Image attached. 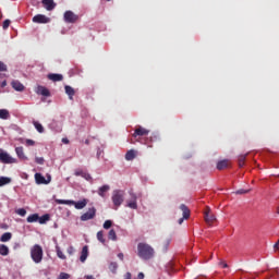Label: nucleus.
Here are the masks:
<instances>
[{
  "label": "nucleus",
  "mask_w": 279,
  "mask_h": 279,
  "mask_svg": "<svg viewBox=\"0 0 279 279\" xmlns=\"http://www.w3.org/2000/svg\"><path fill=\"white\" fill-rule=\"evenodd\" d=\"M137 256L142 260H150L155 256V250L149 244L141 242L137 244Z\"/></svg>",
  "instance_id": "f257e3e1"
},
{
  "label": "nucleus",
  "mask_w": 279,
  "mask_h": 279,
  "mask_svg": "<svg viewBox=\"0 0 279 279\" xmlns=\"http://www.w3.org/2000/svg\"><path fill=\"white\" fill-rule=\"evenodd\" d=\"M43 246L39 244H35L31 248V258L35 264H40L43 263Z\"/></svg>",
  "instance_id": "f03ea898"
},
{
  "label": "nucleus",
  "mask_w": 279,
  "mask_h": 279,
  "mask_svg": "<svg viewBox=\"0 0 279 279\" xmlns=\"http://www.w3.org/2000/svg\"><path fill=\"white\" fill-rule=\"evenodd\" d=\"M111 201L113 203L114 206V210H118V208L122 205V203L124 202V192L121 190H116L112 193V197Z\"/></svg>",
  "instance_id": "7ed1b4c3"
},
{
  "label": "nucleus",
  "mask_w": 279,
  "mask_h": 279,
  "mask_svg": "<svg viewBox=\"0 0 279 279\" xmlns=\"http://www.w3.org/2000/svg\"><path fill=\"white\" fill-rule=\"evenodd\" d=\"M130 198L126 201V207L136 210L137 209V196L136 194L131 190L129 192Z\"/></svg>",
  "instance_id": "20e7f679"
},
{
  "label": "nucleus",
  "mask_w": 279,
  "mask_h": 279,
  "mask_svg": "<svg viewBox=\"0 0 279 279\" xmlns=\"http://www.w3.org/2000/svg\"><path fill=\"white\" fill-rule=\"evenodd\" d=\"M97 215V209L95 207L89 208L85 214L81 216V221L86 222L95 219Z\"/></svg>",
  "instance_id": "39448f33"
},
{
  "label": "nucleus",
  "mask_w": 279,
  "mask_h": 279,
  "mask_svg": "<svg viewBox=\"0 0 279 279\" xmlns=\"http://www.w3.org/2000/svg\"><path fill=\"white\" fill-rule=\"evenodd\" d=\"M0 161H2L3 165H14L15 162H17L15 158H13L5 151H0Z\"/></svg>",
  "instance_id": "423d86ee"
},
{
  "label": "nucleus",
  "mask_w": 279,
  "mask_h": 279,
  "mask_svg": "<svg viewBox=\"0 0 279 279\" xmlns=\"http://www.w3.org/2000/svg\"><path fill=\"white\" fill-rule=\"evenodd\" d=\"M63 17L66 23H75L77 20H80V16L72 11H66Z\"/></svg>",
  "instance_id": "0eeeda50"
},
{
  "label": "nucleus",
  "mask_w": 279,
  "mask_h": 279,
  "mask_svg": "<svg viewBox=\"0 0 279 279\" xmlns=\"http://www.w3.org/2000/svg\"><path fill=\"white\" fill-rule=\"evenodd\" d=\"M180 210L183 213V218H180L179 221H178L179 225L181 226L184 220H187L190 218L191 211L187 208V206L184 205V204L180 205Z\"/></svg>",
  "instance_id": "6e6552de"
},
{
  "label": "nucleus",
  "mask_w": 279,
  "mask_h": 279,
  "mask_svg": "<svg viewBox=\"0 0 279 279\" xmlns=\"http://www.w3.org/2000/svg\"><path fill=\"white\" fill-rule=\"evenodd\" d=\"M148 134H149V130L143 126H136L132 136L133 138H137V136H147Z\"/></svg>",
  "instance_id": "1a4fd4ad"
},
{
  "label": "nucleus",
  "mask_w": 279,
  "mask_h": 279,
  "mask_svg": "<svg viewBox=\"0 0 279 279\" xmlns=\"http://www.w3.org/2000/svg\"><path fill=\"white\" fill-rule=\"evenodd\" d=\"M51 20L43 14H37L33 17V22L37 24H46L49 23Z\"/></svg>",
  "instance_id": "9d476101"
},
{
  "label": "nucleus",
  "mask_w": 279,
  "mask_h": 279,
  "mask_svg": "<svg viewBox=\"0 0 279 279\" xmlns=\"http://www.w3.org/2000/svg\"><path fill=\"white\" fill-rule=\"evenodd\" d=\"M35 182L37 184H49L51 182V177H48V179H45L43 174L40 173H35Z\"/></svg>",
  "instance_id": "9b49d317"
},
{
  "label": "nucleus",
  "mask_w": 279,
  "mask_h": 279,
  "mask_svg": "<svg viewBox=\"0 0 279 279\" xmlns=\"http://www.w3.org/2000/svg\"><path fill=\"white\" fill-rule=\"evenodd\" d=\"M12 88H14L16 92H24L25 90V85L22 84L20 81L14 80L11 82Z\"/></svg>",
  "instance_id": "f8f14e48"
},
{
  "label": "nucleus",
  "mask_w": 279,
  "mask_h": 279,
  "mask_svg": "<svg viewBox=\"0 0 279 279\" xmlns=\"http://www.w3.org/2000/svg\"><path fill=\"white\" fill-rule=\"evenodd\" d=\"M35 92H36L37 94H39V95L45 96V97L51 96V93H50L49 89H47V87H45V86L38 85Z\"/></svg>",
  "instance_id": "ddd939ff"
},
{
  "label": "nucleus",
  "mask_w": 279,
  "mask_h": 279,
  "mask_svg": "<svg viewBox=\"0 0 279 279\" xmlns=\"http://www.w3.org/2000/svg\"><path fill=\"white\" fill-rule=\"evenodd\" d=\"M86 259H88V245L83 246L81 256H80V262L82 264L86 263Z\"/></svg>",
  "instance_id": "4468645a"
},
{
  "label": "nucleus",
  "mask_w": 279,
  "mask_h": 279,
  "mask_svg": "<svg viewBox=\"0 0 279 279\" xmlns=\"http://www.w3.org/2000/svg\"><path fill=\"white\" fill-rule=\"evenodd\" d=\"M15 153L17 158H20V160H27V156L25 155L24 147L22 146L16 147Z\"/></svg>",
  "instance_id": "2eb2a0df"
},
{
  "label": "nucleus",
  "mask_w": 279,
  "mask_h": 279,
  "mask_svg": "<svg viewBox=\"0 0 279 279\" xmlns=\"http://www.w3.org/2000/svg\"><path fill=\"white\" fill-rule=\"evenodd\" d=\"M87 205H88V201L86 198L80 202H74V207L76 210H82L86 208Z\"/></svg>",
  "instance_id": "dca6fc26"
},
{
  "label": "nucleus",
  "mask_w": 279,
  "mask_h": 279,
  "mask_svg": "<svg viewBox=\"0 0 279 279\" xmlns=\"http://www.w3.org/2000/svg\"><path fill=\"white\" fill-rule=\"evenodd\" d=\"M41 3L46 8V10L51 11L56 9V3L53 0H43Z\"/></svg>",
  "instance_id": "f3484780"
},
{
  "label": "nucleus",
  "mask_w": 279,
  "mask_h": 279,
  "mask_svg": "<svg viewBox=\"0 0 279 279\" xmlns=\"http://www.w3.org/2000/svg\"><path fill=\"white\" fill-rule=\"evenodd\" d=\"M110 191V185H102L99 187L98 190V195L102 198L106 197V193H108Z\"/></svg>",
  "instance_id": "a211bd4d"
},
{
  "label": "nucleus",
  "mask_w": 279,
  "mask_h": 279,
  "mask_svg": "<svg viewBox=\"0 0 279 279\" xmlns=\"http://www.w3.org/2000/svg\"><path fill=\"white\" fill-rule=\"evenodd\" d=\"M12 238H13V234L11 232H5L1 235L0 242L8 243L12 240Z\"/></svg>",
  "instance_id": "6ab92c4d"
},
{
  "label": "nucleus",
  "mask_w": 279,
  "mask_h": 279,
  "mask_svg": "<svg viewBox=\"0 0 279 279\" xmlns=\"http://www.w3.org/2000/svg\"><path fill=\"white\" fill-rule=\"evenodd\" d=\"M48 78L53 81V82H60L64 78V76L62 74H48Z\"/></svg>",
  "instance_id": "aec40b11"
},
{
  "label": "nucleus",
  "mask_w": 279,
  "mask_h": 279,
  "mask_svg": "<svg viewBox=\"0 0 279 279\" xmlns=\"http://www.w3.org/2000/svg\"><path fill=\"white\" fill-rule=\"evenodd\" d=\"M66 95L69 96V99H73V97L75 96V89H73V87L65 85L64 87Z\"/></svg>",
  "instance_id": "412c9836"
},
{
  "label": "nucleus",
  "mask_w": 279,
  "mask_h": 279,
  "mask_svg": "<svg viewBox=\"0 0 279 279\" xmlns=\"http://www.w3.org/2000/svg\"><path fill=\"white\" fill-rule=\"evenodd\" d=\"M205 221L207 225H213L216 221V217L213 214L206 213L205 214Z\"/></svg>",
  "instance_id": "4be33fe9"
},
{
  "label": "nucleus",
  "mask_w": 279,
  "mask_h": 279,
  "mask_svg": "<svg viewBox=\"0 0 279 279\" xmlns=\"http://www.w3.org/2000/svg\"><path fill=\"white\" fill-rule=\"evenodd\" d=\"M9 254H10V248H9V246L5 245V244H1V245H0V255H1V256H9Z\"/></svg>",
  "instance_id": "5701e85b"
},
{
  "label": "nucleus",
  "mask_w": 279,
  "mask_h": 279,
  "mask_svg": "<svg viewBox=\"0 0 279 279\" xmlns=\"http://www.w3.org/2000/svg\"><path fill=\"white\" fill-rule=\"evenodd\" d=\"M38 220H39L38 214L29 215V216L27 217V219H26V221H27L28 223H35V222H38Z\"/></svg>",
  "instance_id": "b1692460"
},
{
  "label": "nucleus",
  "mask_w": 279,
  "mask_h": 279,
  "mask_svg": "<svg viewBox=\"0 0 279 279\" xmlns=\"http://www.w3.org/2000/svg\"><path fill=\"white\" fill-rule=\"evenodd\" d=\"M11 117L8 109H0V119L8 120Z\"/></svg>",
  "instance_id": "393cba45"
},
{
  "label": "nucleus",
  "mask_w": 279,
  "mask_h": 279,
  "mask_svg": "<svg viewBox=\"0 0 279 279\" xmlns=\"http://www.w3.org/2000/svg\"><path fill=\"white\" fill-rule=\"evenodd\" d=\"M12 179L9 177H1L0 178V187L5 186V184H11Z\"/></svg>",
  "instance_id": "a878e982"
},
{
  "label": "nucleus",
  "mask_w": 279,
  "mask_h": 279,
  "mask_svg": "<svg viewBox=\"0 0 279 279\" xmlns=\"http://www.w3.org/2000/svg\"><path fill=\"white\" fill-rule=\"evenodd\" d=\"M227 167H228V160H226V159L218 161V163H217V169L219 171H222V169H227Z\"/></svg>",
  "instance_id": "bb28decb"
},
{
  "label": "nucleus",
  "mask_w": 279,
  "mask_h": 279,
  "mask_svg": "<svg viewBox=\"0 0 279 279\" xmlns=\"http://www.w3.org/2000/svg\"><path fill=\"white\" fill-rule=\"evenodd\" d=\"M136 158L135 150L131 149L125 154V160H134Z\"/></svg>",
  "instance_id": "cd10ccee"
},
{
  "label": "nucleus",
  "mask_w": 279,
  "mask_h": 279,
  "mask_svg": "<svg viewBox=\"0 0 279 279\" xmlns=\"http://www.w3.org/2000/svg\"><path fill=\"white\" fill-rule=\"evenodd\" d=\"M33 125H34L35 130H37V132H39V134H43V132H45V128L39 122L35 121V122H33Z\"/></svg>",
  "instance_id": "c85d7f7f"
},
{
  "label": "nucleus",
  "mask_w": 279,
  "mask_h": 279,
  "mask_svg": "<svg viewBox=\"0 0 279 279\" xmlns=\"http://www.w3.org/2000/svg\"><path fill=\"white\" fill-rule=\"evenodd\" d=\"M49 219H50L49 215L46 214V215L39 217L38 222H39V225H45V223H47V221H49Z\"/></svg>",
  "instance_id": "c756f323"
},
{
  "label": "nucleus",
  "mask_w": 279,
  "mask_h": 279,
  "mask_svg": "<svg viewBox=\"0 0 279 279\" xmlns=\"http://www.w3.org/2000/svg\"><path fill=\"white\" fill-rule=\"evenodd\" d=\"M170 242H171V239H169V238L163 240V242L161 243V247H162L163 252H167V250H168V247L170 245Z\"/></svg>",
  "instance_id": "7c9ffc66"
},
{
  "label": "nucleus",
  "mask_w": 279,
  "mask_h": 279,
  "mask_svg": "<svg viewBox=\"0 0 279 279\" xmlns=\"http://www.w3.org/2000/svg\"><path fill=\"white\" fill-rule=\"evenodd\" d=\"M97 240H98L101 244H106V238H104V231H98V232H97Z\"/></svg>",
  "instance_id": "2f4dec72"
},
{
  "label": "nucleus",
  "mask_w": 279,
  "mask_h": 279,
  "mask_svg": "<svg viewBox=\"0 0 279 279\" xmlns=\"http://www.w3.org/2000/svg\"><path fill=\"white\" fill-rule=\"evenodd\" d=\"M108 239L116 242L117 241V234L116 231L113 229H111L108 233Z\"/></svg>",
  "instance_id": "473e14b6"
},
{
  "label": "nucleus",
  "mask_w": 279,
  "mask_h": 279,
  "mask_svg": "<svg viewBox=\"0 0 279 279\" xmlns=\"http://www.w3.org/2000/svg\"><path fill=\"white\" fill-rule=\"evenodd\" d=\"M246 156H247V154H246V155H240V156H239V167H244Z\"/></svg>",
  "instance_id": "72a5a7b5"
},
{
  "label": "nucleus",
  "mask_w": 279,
  "mask_h": 279,
  "mask_svg": "<svg viewBox=\"0 0 279 279\" xmlns=\"http://www.w3.org/2000/svg\"><path fill=\"white\" fill-rule=\"evenodd\" d=\"M57 256L62 260H66V255H64V253L61 252L60 247H57Z\"/></svg>",
  "instance_id": "f704fd0d"
},
{
  "label": "nucleus",
  "mask_w": 279,
  "mask_h": 279,
  "mask_svg": "<svg viewBox=\"0 0 279 279\" xmlns=\"http://www.w3.org/2000/svg\"><path fill=\"white\" fill-rule=\"evenodd\" d=\"M117 268H118V264H117L116 262L110 263V265H109V270H110L112 274H116Z\"/></svg>",
  "instance_id": "c9c22d12"
},
{
  "label": "nucleus",
  "mask_w": 279,
  "mask_h": 279,
  "mask_svg": "<svg viewBox=\"0 0 279 279\" xmlns=\"http://www.w3.org/2000/svg\"><path fill=\"white\" fill-rule=\"evenodd\" d=\"M16 214L20 216V217H26L27 215V210L25 208H20L16 210Z\"/></svg>",
  "instance_id": "e433bc0d"
},
{
  "label": "nucleus",
  "mask_w": 279,
  "mask_h": 279,
  "mask_svg": "<svg viewBox=\"0 0 279 279\" xmlns=\"http://www.w3.org/2000/svg\"><path fill=\"white\" fill-rule=\"evenodd\" d=\"M110 228H112V220H106L104 223V229L110 230Z\"/></svg>",
  "instance_id": "4c0bfd02"
},
{
  "label": "nucleus",
  "mask_w": 279,
  "mask_h": 279,
  "mask_svg": "<svg viewBox=\"0 0 279 279\" xmlns=\"http://www.w3.org/2000/svg\"><path fill=\"white\" fill-rule=\"evenodd\" d=\"M5 71H8V65L4 62L0 61V72H5Z\"/></svg>",
  "instance_id": "58836bf2"
},
{
  "label": "nucleus",
  "mask_w": 279,
  "mask_h": 279,
  "mask_svg": "<svg viewBox=\"0 0 279 279\" xmlns=\"http://www.w3.org/2000/svg\"><path fill=\"white\" fill-rule=\"evenodd\" d=\"M250 193V190H243V189H241V190H238L236 191V195H245V194H248Z\"/></svg>",
  "instance_id": "ea45409f"
},
{
  "label": "nucleus",
  "mask_w": 279,
  "mask_h": 279,
  "mask_svg": "<svg viewBox=\"0 0 279 279\" xmlns=\"http://www.w3.org/2000/svg\"><path fill=\"white\" fill-rule=\"evenodd\" d=\"M25 143L27 147H34V145H36V142H34V140H26Z\"/></svg>",
  "instance_id": "a19ab883"
},
{
  "label": "nucleus",
  "mask_w": 279,
  "mask_h": 279,
  "mask_svg": "<svg viewBox=\"0 0 279 279\" xmlns=\"http://www.w3.org/2000/svg\"><path fill=\"white\" fill-rule=\"evenodd\" d=\"M35 161L37 162V165H45V158L43 157H36Z\"/></svg>",
  "instance_id": "79ce46f5"
},
{
  "label": "nucleus",
  "mask_w": 279,
  "mask_h": 279,
  "mask_svg": "<svg viewBox=\"0 0 279 279\" xmlns=\"http://www.w3.org/2000/svg\"><path fill=\"white\" fill-rule=\"evenodd\" d=\"M10 25H11V21H10V20H5V21L3 22V24H2V27H3L4 29H7V28L10 27Z\"/></svg>",
  "instance_id": "37998d69"
},
{
  "label": "nucleus",
  "mask_w": 279,
  "mask_h": 279,
  "mask_svg": "<svg viewBox=\"0 0 279 279\" xmlns=\"http://www.w3.org/2000/svg\"><path fill=\"white\" fill-rule=\"evenodd\" d=\"M83 178L87 180V182H90V180H93V177H90V174L86 172L83 173Z\"/></svg>",
  "instance_id": "c03bdc74"
},
{
  "label": "nucleus",
  "mask_w": 279,
  "mask_h": 279,
  "mask_svg": "<svg viewBox=\"0 0 279 279\" xmlns=\"http://www.w3.org/2000/svg\"><path fill=\"white\" fill-rule=\"evenodd\" d=\"M69 278H70L69 274H66V272H61V274L59 275V278H58V279H69Z\"/></svg>",
  "instance_id": "a18cd8bd"
},
{
  "label": "nucleus",
  "mask_w": 279,
  "mask_h": 279,
  "mask_svg": "<svg viewBox=\"0 0 279 279\" xmlns=\"http://www.w3.org/2000/svg\"><path fill=\"white\" fill-rule=\"evenodd\" d=\"M158 135L157 134H153L150 137H149V141L150 143H155L156 141H158Z\"/></svg>",
  "instance_id": "49530a36"
},
{
  "label": "nucleus",
  "mask_w": 279,
  "mask_h": 279,
  "mask_svg": "<svg viewBox=\"0 0 279 279\" xmlns=\"http://www.w3.org/2000/svg\"><path fill=\"white\" fill-rule=\"evenodd\" d=\"M74 204H75V201H66V199H64V205H66V206H74Z\"/></svg>",
  "instance_id": "de8ad7c7"
},
{
  "label": "nucleus",
  "mask_w": 279,
  "mask_h": 279,
  "mask_svg": "<svg viewBox=\"0 0 279 279\" xmlns=\"http://www.w3.org/2000/svg\"><path fill=\"white\" fill-rule=\"evenodd\" d=\"M75 253V248L73 246L68 247V254L73 255Z\"/></svg>",
  "instance_id": "09e8293b"
},
{
  "label": "nucleus",
  "mask_w": 279,
  "mask_h": 279,
  "mask_svg": "<svg viewBox=\"0 0 279 279\" xmlns=\"http://www.w3.org/2000/svg\"><path fill=\"white\" fill-rule=\"evenodd\" d=\"M74 174H75L76 177L81 175V177L83 178L84 172H83L82 170H76V171L74 172Z\"/></svg>",
  "instance_id": "8fccbe9b"
},
{
  "label": "nucleus",
  "mask_w": 279,
  "mask_h": 279,
  "mask_svg": "<svg viewBox=\"0 0 279 279\" xmlns=\"http://www.w3.org/2000/svg\"><path fill=\"white\" fill-rule=\"evenodd\" d=\"M102 154H104V150L98 148V150H97V158H100Z\"/></svg>",
  "instance_id": "3c124183"
},
{
  "label": "nucleus",
  "mask_w": 279,
  "mask_h": 279,
  "mask_svg": "<svg viewBox=\"0 0 279 279\" xmlns=\"http://www.w3.org/2000/svg\"><path fill=\"white\" fill-rule=\"evenodd\" d=\"M124 279H132L131 272H126V274L124 275Z\"/></svg>",
  "instance_id": "603ef678"
},
{
  "label": "nucleus",
  "mask_w": 279,
  "mask_h": 279,
  "mask_svg": "<svg viewBox=\"0 0 279 279\" xmlns=\"http://www.w3.org/2000/svg\"><path fill=\"white\" fill-rule=\"evenodd\" d=\"M219 265L222 266L223 268H228V264L225 262H220Z\"/></svg>",
  "instance_id": "864d4df0"
},
{
  "label": "nucleus",
  "mask_w": 279,
  "mask_h": 279,
  "mask_svg": "<svg viewBox=\"0 0 279 279\" xmlns=\"http://www.w3.org/2000/svg\"><path fill=\"white\" fill-rule=\"evenodd\" d=\"M64 199H57V204H59V205H64Z\"/></svg>",
  "instance_id": "5fc2aeb1"
},
{
  "label": "nucleus",
  "mask_w": 279,
  "mask_h": 279,
  "mask_svg": "<svg viewBox=\"0 0 279 279\" xmlns=\"http://www.w3.org/2000/svg\"><path fill=\"white\" fill-rule=\"evenodd\" d=\"M137 278H138V279H144V278H145V275H144L143 272H140V274L137 275Z\"/></svg>",
  "instance_id": "6e6d98bb"
},
{
  "label": "nucleus",
  "mask_w": 279,
  "mask_h": 279,
  "mask_svg": "<svg viewBox=\"0 0 279 279\" xmlns=\"http://www.w3.org/2000/svg\"><path fill=\"white\" fill-rule=\"evenodd\" d=\"M274 248H275L276 251L279 250V240H278V242L274 245Z\"/></svg>",
  "instance_id": "4d7b16f0"
},
{
  "label": "nucleus",
  "mask_w": 279,
  "mask_h": 279,
  "mask_svg": "<svg viewBox=\"0 0 279 279\" xmlns=\"http://www.w3.org/2000/svg\"><path fill=\"white\" fill-rule=\"evenodd\" d=\"M62 143H64L65 145H69V138H62Z\"/></svg>",
  "instance_id": "13d9d810"
},
{
  "label": "nucleus",
  "mask_w": 279,
  "mask_h": 279,
  "mask_svg": "<svg viewBox=\"0 0 279 279\" xmlns=\"http://www.w3.org/2000/svg\"><path fill=\"white\" fill-rule=\"evenodd\" d=\"M118 258H119L120 260H123V253H119V254H118Z\"/></svg>",
  "instance_id": "bf43d9fd"
},
{
  "label": "nucleus",
  "mask_w": 279,
  "mask_h": 279,
  "mask_svg": "<svg viewBox=\"0 0 279 279\" xmlns=\"http://www.w3.org/2000/svg\"><path fill=\"white\" fill-rule=\"evenodd\" d=\"M85 279H95L93 275L85 276Z\"/></svg>",
  "instance_id": "052dcab7"
},
{
  "label": "nucleus",
  "mask_w": 279,
  "mask_h": 279,
  "mask_svg": "<svg viewBox=\"0 0 279 279\" xmlns=\"http://www.w3.org/2000/svg\"><path fill=\"white\" fill-rule=\"evenodd\" d=\"M7 85H8L7 81L2 82V84H1L2 87L7 86Z\"/></svg>",
  "instance_id": "680f3d73"
},
{
  "label": "nucleus",
  "mask_w": 279,
  "mask_h": 279,
  "mask_svg": "<svg viewBox=\"0 0 279 279\" xmlns=\"http://www.w3.org/2000/svg\"><path fill=\"white\" fill-rule=\"evenodd\" d=\"M90 142L88 140L85 141V145H89Z\"/></svg>",
  "instance_id": "e2e57ef3"
},
{
  "label": "nucleus",
  "mask_w": 279,
  "mask_h": 279,
  "mask_svg": "<svg viewBox=\"0 0 279 279\" xmlns=\"http://www.w3.org/2000/svg\"><path fill=\"white\" fill-rule=\"evenodd\" d=\"M277 214L279 215V205H278V208H277Z\"/></svg>",
  "instance_id": "0e129e2a"
},
{
  "label": "nucleus",
  "mask_w": 279,
  "mask_h": 279,
  "mask_svg": "<svg viewBox=\"0 0 279 279\" xmlns=\"http://www.w3.org/2000/svg\"><path fill=\"white\" fill-rule=\"evenodd\" d=\"M195 279H203V277H197V278H195Z\"/></svg>",
  "instance_id": "69168bd1"
},
{
  "label": "nucleus",
  "mask_w": 279,
  "mask_h": 279,
  "mask_svg": "<svg viewBox=\"0 0 279 279\" xmlns=\"http://www.w3.org/2000/svg\"><path fill=\"white\" fill-rule=\"evenodd\" d=\"M278 178H279V174H278Z\"/></svg>",
  "instance_id": "338daca9"
}]
</instances>
